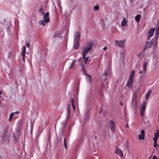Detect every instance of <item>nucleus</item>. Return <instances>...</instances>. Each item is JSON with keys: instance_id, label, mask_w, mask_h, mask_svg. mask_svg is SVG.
<instances>
[{"instance_id": "nucleus-34", "label": "nucleus", "mask_w": 159, "mask_h": 159, "mask_svg": "<svg viewBox=\"0 0 159 159\" xmlns=\"http://www.w3.org/2000/svg\"><path fill=\"white\" fill-rule=\"evenodd\" d=\"M104 75H105V77H107V75H108V73H107V72L106 71V72H105V73H104Z\"/></svg>"}, {"instance_id": "nucleus-9", "label": "nucleus", "mask_w": 159, "mask_h": 159, "mask_svg": "<svg viewBox=\"0 0 159 159\" xmlns=\"http://www.w3.org/2000/svg\"><path fill=\"white\" fill-rule=\"evenodd\" d=\"M141 134L138 135L139 139L141 140H143L145 138V131L144 129H142L141 131Z\"/></svg>"}, {"instance_id": "nucleus-47", "label": "nucleus", "mask_w": 159, "mask_h": 159, "mask_svg": "<svg viewBox=\"0 0 159 159\" xmlns=\"http://www.w3.org/2000/svg\"><path fill=\"white\" fill-rule=\"evenodd\" d=\"M105 80H107V79L106 78L105 79V80H104V81H105Z\"/></svg>"}, {"instance_id": "nucleus-1", "label": "nucleus", "mask_w": 159, "mask_h": 159, "mask_svg": "<svg viewBox=\"0 0 159 159\" xmlns=\"http://www.w3.org/2000/svg\"><path fill=\"white\" fill-rule=\"evenodd\" d=\"M93 44L92 42H89L87 43L86 46L82 48V58L84 61L85 63L86 64L88 60L89 56L86 57V54L92 48Z\"/></svg>"}, {"instance_id": "nucleus-41", "label": "nucleus", "mask_w": 159, "mask_h": 159, "mask_svg": "<svg viewBox=\"0 0 159 159\" xmlns=\"http://www.w3.org/2000/svg\"><path fill=\"white\" fill-rule=\"evenodd\" d=\"M72 107L74 109V110H75V106H72Z\"/></svg>"}, {"instance_id": "nucleus-16", "label": "nucleus", "mask_w": 159, "mask_h": 159, "mask_svg": "<svg viewBox=\"0 0 159 159\" xmlns=\"http://www.w3.org/2000/svg\"><path fill=\"white\" fill-rule=\"evenodd\" d=\"M79 42H74L73 47L75 49H78L79 48Z\"/></svg>"}, {"instance_id": "nucleus-46", "label": "nucleus", "mask_w": 159, "mask_h": 159, "mask_svg": "<svg viewBox=\"0 0 159 159\" xmlns=\"http://www.w3.org/2000/svg\"><path fill=\"white\" fill-rule=\"evenodd\" d=\"M0 94H2V92L0 90Z\"/></svg>"}, {"instance_id": "nucleus-31", "label": "nucleus", "mask_w": 159, "mask_h": 159, "mask_svg": "<svg viewBox=\"0 0 159 159\" xmlns=\"http://www.w3.org/2000/svg\"><path fill=\"white\" fill-rule=\"evenodd\" d=\"M99 9V7L98 5H96L94 7V9L96 11L98 10Z\"/></svg>"}, {"instance_id": "nucleus-48", "label": "nucleus", "mask_w": 159, "mask_h": 159, "mask_svg": "<svg viewBox=\"0 0 159 159\" xmlns=\"http://www.w3.org/2000/svg\"><path fill=\"white\" fill-rule=\"evenodd\" d=\"M151 157H150L149 158V159H150V158H151Z\"/></svg>"}, {"instance_id": "nucleus-25", "label": "nucleus", "mask_w": 159, "mask_h": 159, "mask_svg": "<svg viewBox=\"0 0 159 159\" xmlns=\"http://www.w3.org/2000/svg\"><path fill=\"white\" fill-rule=\"evenodd\" d=\"M49 22H46L45 21H43V20H41L39 21V24L41 25H42L43 26H44L45 25V23H48Z\"/></svg>"}, {"instance_id": "nucleus-23", "label": "nucleus", "mask_w": 159, "mask_h": 159, "mask_svg": "<svg viewBox=\"0 0 159 159\" xmlns=\"http://www.w3.org/2000/svg\"><path fill=\"white\" fill-rule=\"evenodd\" d=\"M158 26L157 28V30L156 31V34L157 36L159 35V19L158 22Z\"/></svg>"}, {"instance_id": "nucleus-36", "label": "nucleus", "mask_w": 159, "mask_h": 159, "mask_svg": "<svg viewBox=\"0 0 159 159\" xmlns=\"http://www.w3.org/2000/svg\"><path fill=\"white\" fill-rule=\"evenodd\" d=\"M141 54H142V53H140V54H137V56L138 57H140V56L141 55Z\"/></svg>"}, {"instance_id": "nucleus-10", "label": "nucleus", "mask_w": 159, "mask_h": 159, "mask_svg": "<svg viewBox=\"0 0 159 159\" xmlns=\"http://www.w3.org/2000/svg\"><path fill=\"white\" fill-rule=\"evenodd\" d=\"M155 31L154 28H152L150 29L148 32V40L150 39V38L153 36Z\"/></svg>"}, {"instance_id": "nucleus-28", "label": "nucleus", "mask_w": 159, "mask_h": 159, "mask_svg": "<svg viewBox=\"0 0 159 159\" xmlns=\"http://www.w3.org/2000/svg\"><path fill=\"white\" fill-rule=\"evenodd\" d=\"M15 114V113H12L10 114L9 118L8 119V121H11L12 118L14 114Z\"/></svg>"}, {"instance_id": "nucleus-8", "label": "nucleus", "mask_w": 159, "mask_h": 159, "mask_svg": "<svg viewBox=\"0 0 159 159\" xmlns=\"http://www.w3.org/2000/svg\"><path fill=\"white\" fill-rule=\"evenodd\" d=\"M146 105V102H144V103L142 104L141 107L140 112L142 116L144 115L145 111Z\"/></svg>"}, {"instance_id": "nucleus-30", "label": "nucleus", "mask_w": 159, "mask_h": 159, "mask_svg": "<svg viewBox=\"0 0 159 159\" xmlns=\"http://www.w3.org/2000/svg\"><path fill=\"white\" fill-rule=\"evenodd\" d=\"M64 146H65V147L66 148V149H67V144H66V139L65 138H64Z\"/></svg>"}, {"instance_id": "nucleus-11", "label": "nucleus", "mask_w": 159, "mask_h": 159, "mask_svg": "<svg viewBox=\"0 0 159 159\" xmlns=\"http://www.w3.org/2000/svg\"><path fill=\"white\" fill-rule=\"evenodd\" d=\"M49 14V12L48 11L45 14H44V15L43 17V21H45L46 22H49L50 19L48 16Z\"/></svg>"}, {"instance_id": "nucleus-6", "label": "nucleus", "mask_w": 159, "mask_h": 159, "mask_svg": "<svg viewBox=\"0 0 159 159\" xmlns=\"http://www.w3.org/2000/svg\"><path fill=\"white\" fill-rule=\"evenodd\" d=\"M115 44L117 46L120 48H124L125 43V40H116L115 41Z\"/></svg>"}, {"instance_id": "nucleus-33", "label": "nucleus", "mask_w": 159, "mask_h": 159, "mask_svg": "<svg viewBox=\"0 0 159 159\" xmlns=\"http://www.w3.org/2000/svg\"><path fill=\"white\" fill-rule=\"evenodd\" d=\"M152 159H159V158L154 155L153 156Z\"/></svg>"}, {"instance_id": "nucleus-20", "label": "nucleus", "mask_w": 159, "mask_h": 159, "mask_svg": "<svg viewBox=\"0 0 159 159\" xmlns=\"http://www.w3.org/2000/svg\"><path fill=\"white\" fill-rule=\"evenodd\" d=\"M152 90H150L148 91L146 93V100H148V99L149 96L152 92Z\"/></svg>"}, {"instance_id": "nucleus-27", "label": "nucleus", "mask_w": 159, "mask_h": 159, "mask_svg": "<svg viewBox=\"0 0 159 159\" xmlns=\"http://www.w3.org/2000/svg\"><path fill=\"white\" fill-rule=\"evenodd\" d=\"M82 70L83 72L84 75L86 74H87V72L86 71V69L85 68V67L84 65H82Z\"/></svg>"}, {"instance_id": "nucleus-12", "label": "nucleus", "mask_w": 159, "mask_h": 159, "mask_svg": "<svg viewBox=\"0 0 159 159\" xmlns=\"http://www.w3.org/2000/svg\"><path fill=\"white\" fill-rule=\"evenodd\" d=\"M26 46H23L22 47L21 52V54L23 56V59L24 62L25 61V56L26 52Z\"/></svg>"}, {"instance_id": "nucleus-7", "label": "nucleus", "mask_w": 159, "mask_h": 159, "mask_svg": "<svg viewBox=\"0 0 159 159\" xmlns=\"http://www.w3.org/2000/svg\"><path fill=\"white\" fill-rule=\"evenodd\" d=\"M148 62V61H145L143 64V70H140L139 72V74H144L146 73L147 70V66Z\"/></svg>"}, {"instance_id": "nucleus-40", "label": "nucleus", "mask_w": 159, "mask_h": 159, "mask_svg": "<svg viewBox=\"0 0 159 159\" xmlns=\"http://www.w3.org/2000/svg\"><path fill=\"white\" fill-rule=\"evenodd\" d=\"M120 105H123V102H120Z\"/></svg>"}, {"instance_id": "nucleus-32", "label": "nucleus", "mask_w": 159, "mask_h": 159, "mask_svg": "<svg viewBox=\"0 0 159 159\" xmlns=\"http://www.w3.org/2000/svg\"><path fill=\"white\" fill-rule=\"evenodd\" d=\"M71 105L72 106H74V103H75V101L73 99H71Z\"/></svg>"}, {"instance_id": "nucleus-15", "label": "nucleus", "mask_w": 159, "mask_h": 159, "mask_svg": "<svg viewBox=\"0 0 159 159\" xmlns=\"http://www.w3.org/2000/svg\"><path fill=\"white\" fill-rule=\"evenodd\" d=\"M156 132L154 134V137L153 138V140H157L159 136V131L158 130H156Z\"/></svg>"}, {"instance_id": "nucleus-22", "label": "nucleus", "mask_w": 159, "mask_h": 159, "mask_svg": "<svg viewBox=\"0 0 159 159\" xmlns=\"http://www.w3.org/2000/svg\"><path fill=\"white\" fill-rule=\"evenodd\" d=\"M70 105L68 104L67 105V113H68V118H69V115L70 114Z\"/></svg>"}, {"instance_id": "nucleus-5", "label": "nucleus", "mask_w": 159, "mask_h": 159, "mask_svg": "<svg viewBox=\"0 0 159 159\" xmlns=\"http://www.w3.org/2000/svg\"><path fill=\"white\" fill-rule=\"evenodd\" d=\"M107 126L112 131L114 132L116 128V125L114 122L112 120L109 121Z\"/></svg>"}, {"instance_id": "nucleus-50", "label": "nucleus", "mask_w": 159, "mask_h": 159, "mask_svg": "<svg viewBox=\"0 0 159 159\" xmlns=\"http://www.w3.org/2000/svg\"><path fill=\"white\" fill-rule=\"evenodd\" d=\"M100 159V158H99V159Z\"/></svg>"}, {"instance_id": "nucleus-29", "label": "nucleus", "mask_w": 159, "mask_h": 159, "mask_svg": "<svg viewBox=\"0 0 159 159\" xmlns=\"http://www.w3.org/2000/svg\"><path fill=\"white\" fill-rule=\"evenodd\" d=\"M159 145L157 144V140H154V147L158 146Z\"/></svg>"}, {"instance_id": "nucleus-44", "label": "nucleus", "mask_w": 159, "mask_h": 159, "mask_svg": "<svg viewBox=\"0 0 159 159\" xmlns=\"http://www.w3.org/2000/svg\"><path fill=\"white\" fill-rule=\"evenodd\" d=\"M9 137L8 136L7 137V140H9Z\"/></svg>"}, {"instance_id": "nucleus-24", "label": "nucleus", "mask_w": 159, "mask_h": 159, "mask_svg": "<svg viewBox=\"0 0 159 159\" xmlns=\"http://www.w3.org/2000/svg\"><path fill=\"white\" fill-rule=\"evenodd\" d=\"M89 120V115L88 113H86L85 114V117H84V121L85 122H87Z\"/></svg>"}, {"instance_id": "nucleus-19", "label": "nucleus", "mask_w": 159, "mask_h": 159, "mask_svg": "<svg viewBox=\"0 0 159 159\" xmlns=\"http://www.w3.org/2000/svg\"><path fill=\"white\" fill-rule=\"evenodd\" d=\"M127 22V20H125V18H124L121 23V26H124L126 25Z\"/></svg>"}, {"instance_id": "nucleus-37", "label": "nucleus", "mask_w": 159, "mask_h": 159, "mask_svg": "<svg viewBox=\"0 0 159 159\" xmlns=\"http://www.w3.org/2000/svg\"><path fill=\"white\" fill-rule=\"evenodd\" d=\"M121 56L123 57V58H124V54H123V53H121Z\"/></svg>"}, {"instance_id": "nucleus-35", "label": "nucleus", "mask_w": 159, "mask_h": 159, "mask_svg": "<svg viewBox=\"0 0 159 159\" xmlns=\"http://www.w3.org/2000/svg\"><path fill=\"white\" fill-rule=\"evenodd\" d=\"M26 44L27 46V47L28 48L29 47V45H30V43L26 42Z\"/></svg>"}, {"instance_id": "nucleus-4", "label": "nucleus", "mask_w": 159, "mask_h": 159, "mask_svg": "<svg viewBox=\"0 0 159 159\" xmlns=\"http://www.w3.org/2000/svg\"><path fill=\"white\" fill-rule=\"evenodd\" d=\"M154 42V40L153 39H151L150 41L147 42L145 45L144 46L143 51H145L147 49H149L152 46Z\"/></svg>"}, {"instance_id": "nucleus-38", "label": "nucleus", "mask_w": 159, "mask_h": 159, "mask_svg": "<svg viewBox=\"0 0 159 159\" xmlns=\"http://www.w3.org/2000/svg\"><path fill=\"white\" fill-rule=\"evenodd\" d=\"M82 61V57L80 58V59H79L78 60V61L79 62H81Z\"/></svg>"}, {"instance_id": "nucleus-18", "label": "nucleus", "mask_w": 159, "mask_h": 159, "mask_svg": "<svg viewBox=\"0 0 159 159\" xmlns=\"http://www.w3.org/2000/svg\"><path fill=\"white\" fill-rule=\"evenodd\" d=\"M75 61L76 60H73L72 62L71 63L70 66L69 67V69H72L74 68Z\"/></svg>"}, {"instance_id": "nucleus-49", "label": "nucleus", "mask_w": 159, "mask_h": 159, "mask_svg": "<svg viewBox=\"0 0 159 159\" xmlns=\"http://www.w3.org/2000/svg\"><path fill=\"white\" fill-rule=\"evenodd\" d=\"M151 157H150L149 158V159H150V158H151Z\"/></svg>"}, {"instance_id": "nucleus-51", "label": "nucleus", "mask_w": 159, "mask_h": 159, "mask_svg": "<svg viewBox=\"0 0 159 159\" xmlns=\"http://www.w3.org/2000/svg\"><path fill=\"white\" fill-rule=\"evenodd\" d=\"M0 23H1V24H3L1 22H0Z\"/></svg>"}, {"instance_id": "nucleus-42", "label": "nucleus", "mask_w": 159, "mask_h": 159, "mask_svg": "<svg viewBox=\"0 0 159 159\" xmlns=\"http://www.w3.org/2000/svg\"><path fill=\"white\" fill-rule=\"evenodd\" d=\"M129 127V125H128V124H127L126 125L125 127Z\"/></svg>"}, {"instance_id": "nucleus-3", "label": "nucleus", "mask_w": 159, "mask_h": 159, "mask_svg": "<svg viewBox=\"0 0 159 159\" xmlns=\"http://www.w3.org/2000/svg\"><path fill=\"white\" fill-rule=\"evenodd\" d=\"M138 90L134 91L133 94V96L132 99V103L134 107H136L138 103L137 101V97Z\"/></svg>"}, {"instance_id": "nucleus-17", "label": "nucleus", "mask_w": 159, "mask_h": 159, "mask_svg": "<svg viewBox=\"0 0 159 159\" xmlns=\"http://www.w3.org/2000/svg\"><path fill=\"white\" fill-rule=\"evenodd\" d=\"M85 75L86 76V78L87 81L89 83H91L92 82L91 76L88 73L86 74Z\"/></svg>"}, {"instance_id": "nucleus-14", "label": "nucleus", "mask_w": 159, "mask_h": 159, "mask_svg": "<svg viewBox=\"0 0 159 159\" xmlns=\"http://www.w3.org/2000/svg\"><path fill=\"white\" fill-rule=\"evenodd\" d=\"M80 37V33L79 32L76 33V34L75 35V37L74 39V41L79 42Z\"/></svg>"}, {"instance_id": "nucleus-2", "label": "nucleus", "mask_w": 159, "mask_h": 159, "mask_svg": "<svg viewBox=\"0 0 159 159\" xmlns=\"http://www.w3.org/2000/svg\"><path fill=\"white\" fill-rule=\"evenodd\" d=\"M135 71L134 70L131 71L129 76V78L126 85V87H128V88H132L133 84V81L135 76Z\"/></svg>"}, {"instance_id": "nucleus-43", "label": "nucleus", "mask_w": 159, "mask_h": 159, "mask_svg": "<svg viewBox=\"0 0 159 159\" xmlns=\"http://www.w3.org/2000/svg\"><path fill=\"white\" fill-rule=\"evenodd\" d=\"M15 113H16V114H18L19 113V112L18 111H16V112H14Z\"/></svg>"}, {"instance_id": "nucleus-39", "label": "nucleus", "mask_w": 159, "mask_h": 159, "mask_svg": "<svg viewBox=\"0 0 159 159\" xmlns=\"http://www.w3.org/2000/svg\"><path fill=\"white\" fill-rule=\"evenodd\" d=\"M107 49V46H106L105 47H104L103 48V49L104 50H106Z\"/></svg>"}, {"instance_id": "nucleus-45", "label": "nucleus", "mask_w": 159, "mask_h": 159, "mask_svg": "<svg viewBox=\"0 0 159 159\" xmlns=\"http://www.w3.org/2000/svg\"><path fill=\"white\" fill-rule=\"evenodd\" d=\"M97 136H95V139H97Z\"/></svg>"}, {"instance_id": "nucleus-21", "label": "nucleus", "mask_w": 159, "mask_h": 159, "mask_svg": "<svg viewBox=\"0 0 159 159\" xmlns=\"http://www.w3.org/2000/svg\"><path fill=\"white\" fill-rule=\"evenodd\" d=\"M140 15L139 14H138L135 16V20L136 22H139L140 21Z\"/></svg>"}, {"instance_id": "nucleus-52", "label": "nucleus", "mask_w": 159, "mask_h": 159, "mask_svg": "<svg viewBox=\"0 0 159 159\" xmlns=\"http://www.w3.org/2000/svg\"><path fill=\"white\" fill-rule=\"evenodd\" d=\"M136 159H137V158H136Z\"/></svg>"}, {"instance_id": "nucleus-26", "label": "nucleus", "mask_w": 159, "mask_h": 159, "mask_svg": "<svg viewBox=\"0 0 159 159\" xmlns=\"http://www.w3.org/2000/svg\"><path fill=\"white\" fill-rule=\"evenodd\" d=\"M43 8L42 7H40L39 9L38 10V11L39 12L41 13L43 15H44L45 13L43 11Z\"/></svg>"}, {"instance_id": "nucleus-13", "label": "nucleus", "mask_w": 159, "mask_h": 159, "mask_svg": "<svg viewBox=\"0 0 159 159\" xmlns=\"http://www.w3.org/2000/svg\"><path fill=\"white\" fill-rule=\"evenodd\" d=\"M116 153L119 156L121 157H123V154L122 151L120 148H117L116 149Z\"/></svg>"}]
</instances>
